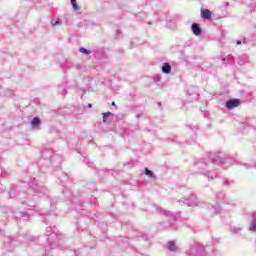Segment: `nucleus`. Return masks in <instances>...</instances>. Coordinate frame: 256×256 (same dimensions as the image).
<instances>
[{
    "label": "nucleus",
    "mask_w": 256,
    "mask_h": 256,
    "mask_svg": "<svg viewBox=\"0 0 256 256\" xmlns=\"http://www.w3.org/2000/svg\"><path fill=\"white\" fill-rule=\"evenodd\" d=\"M185 205H188L189 207H195L197 206V198L195 196H191L190 199H185L182 201Z\"/></svg>",
    "instance_id": "2"
},
{
    "label": "nucleus",
    "mask_w": 256,
    "mask_h": 256,
    "mask_svg": "<svg viewBox=\"0 0 256 256\" xmlns=\"http://www.w3.org/2000/svg\"><path fill=\"white\" fill-rule=\"evenodd\" d=\"M89 107H91V104H89Z\"/></svg>",
    "instance_id": "20"
},
{
    "label": "nucleus",
    "mask_w": 256,
    "mask_h": 256,
    "mask_svg": "<svg viewBox=\"0 0 256 256\" xmlns=\"http://www.w3.org/2000/svg\"><path fill=\"white\" fill-rule=\"evenodd\" d=\"M162 72L169 74L171 73V64L169 63H164L162 66Z\"/></svg>",
    "instance_id": "6"
},
{
    "label": "nucleus",
    "mask_w": 256,
    "mask_h": 256,
    "mask_svg": "<svg viewBox=\"0 0 256 256\" xmlns=\"http://www.w3.org/2000/svg\"><path fill=\"white\" fill-rule=\"evenodd\" d=\"M250 231H256V219H254L249 227Z\"/></svg>",
    "instance_id": "11"
},
{
    "label": "nucleus",
    "mask_w": 256,
    "mask_h": 256,
    "mask_svg": "<svg viewBox=\"0 0 256 256\" xmlns=\"http://www.w3.org/2000/svg\"><path fill=\"white\" fill-rule=\"evenodd\" d=\"M145 175H147L148 177H155L153 175V172L151 170H149L148 168H145Z\"/></svg>",
    "instance_id": "13"
},
{
    "label": "nucleus",
    "mask_w": 256,
    "mask_h": 256,
    "mask_svg": "<svg viewBox=\"0 0 256 256\" xmlns=\"http://www.w3.org/2000/svg\"><path fill=\"white\" fill-rule=\"evenodd\" d=\"M204 175H206V177H208V179L210 180L216 179L217 177V174H215V172H209V171L204 173Z\"/></svg>",
    "instance_id": "7"
},
{
    "label": "nucleus",
    "mask_w": 256,
    "mask_h": 256,
    "mask_svg": "<svg viewBox=\"0 0 256 256\" xmlns=\"http://www.w3.org/2000/svg\"><path fill=\"white\" fill-rule=\"evenodd\" d=\"M109 115H112V113L111 112L103 113V122L104 123H107V118L109 117Z\"/></svg>",
    "instance_id": "12"
},
{
    "label": "nucleus",
    "mask_w": 256,
    "mask_h": 256,
    "mask_svg": "<svg viewBox=\"0 0 256 256\" xmlns=\"http://www.w3.org/2000/svg\"><path fill=\"white\" fill-rule=\"evenodd\" d=\"M239 99H231L228 102H226V108L227 109H235V107H239Z\"/></svg>",
    "instance_id": "1"
},
{
    "label": "nucleus",
    "mask_w": 256,
    "mask_h": 256,
    "mask_svg": "<svg viewBox=\"0 0 256 256\" xmlns=\"http://www.w3.org/2000/svg\"><path fill=\"white\" fill-rule=\"evenodd\" d=\"M39 125H41V120L37 117L33 118V120L31 121L32 129H37V127H39Z\"/></svg>",
    "instance_id": "5"
},
{
    "label": "nucleus",
    "mask_w": 256,
    "mask_h": 256,
    "mask_svg": "<svg viewBox=\"0 0 256 256\" xmlns=\"http://www.w3.org/2000/svg\"><path fill=\"white\" fill-rule=\"evenodd\" d=\"M163 213H164V215H169V211H167V210H164Z\"/></svg>",
    "instance_id": "16"
},
{
    "label": "nucleus",
    "mask_w": 256,
    "mask_h": 256,
    "mask_svg": "<svg viewBox=\"0 0 256 256\" xmlns=\"http://www.w3.org/2000/svg\"><path fill=\"white\" fill-rule=\"evenodd\" d=\"M192 32L199 37V35H201V28L199 27V24L194 23L192 24Z\"/></svg>",
    "instance_id": "4"
},
{
    "label": "nucleus",
    "mask_w": 256,
    "mask_h": 256,
    "mask_svg": "<svg viewBox=\"0 0 256 256\" xmlns=\"http://www.w3.org/2000/svg\"><path fill=\"white\" fill-rule=\"evenodd\" d=\"M156 80H157V81H161V76H160V75H157V76H156Z\"/></svg>",
    "instance_id": "15"
},
{
    "label": "nucleus",
    "mask_w": 256,
    "mask_h": 256,
    "mask_svg": "<svg viewBox=\"0 0 256 256\" xmlns=\"http://www.w3.org/2000/svg\"><path fill=\"white\" fill-rule=\"evenodd\" d=\"M59 23H61V22L59 21V19H57V20H52V21H51V25H52L53 27H55L56 25H59Z\"/></svg>",
    "instance_id": "14"
},
{
    "label": "nucleus",
    "mask_w": 256,
    "mask_h": 256,
    "mask_svg": "<svg viewBox=\"0 0 256 256\" xmlns=\"http://www.w3.org/2000/svg\"><path fill=\"white\" fill-rule=\"evenodd\" d=\"M236 45H241V41H237V42H236Z\"/></svg>",
    "instance_id": "17"
},
{
    "label": "nucleus",
    "mask_w": 256,
    "mask_h": 256,
    "mask_svg": "<svg viewBox=\"0 0 256 256\" xmlns=\"http://www.w3.org/2000/svg\"><path fill=\"white\" fill-rule=\"evenodd\" d=\"M201 17L202 19H211V12L209 9H201Z\"/></svg>",
    "instance_id": "3"
},
{
    "label": "nucleus",
    "mask_w": 256,
    "mask_h": 256,
    "mask_svg": "<svg viewBox=\"0 0 256 256\" xmlns=\"http://www.w3.org/2000/svg\"><path fill=\"white\" fill-rule=\"evenodd\" d=\"M80 53H83L84 55H91V51L87 50L86 48L81 47L79 49Z\"/></svg>",
    "instance_id": "10"
},
{
    "label": "nucleus",
    "mask_w": 256,
    "mask_h": 256,
    "mask_svg": "<svg viewBox=\"0 0 256 256\" xmlns=\"http://www.w3.org/2000/svg\"><path fill=\"white\" fill-rule=\"evenodd\" d=\"M222 61H225V58H222Z\"/></svg>",
    "instance_id": "19"
},
{
    "label": "nucleus",
    "mask_w": 256,
    "mask_h": 256,
    "mask_svg": "<svg viewBox=\"0 0 256 256\" xmlns=\"http://www.w3.org/2000/svg\"><path fill=\"white\" fill-rule=\"evenodd\" d=\"M74 11H79V5H77V0H70Z\"/></svg>",
    "instance_id": "9"
},
{
    "label": "nucleus",
    "mask_w": 256,
    "mask_h": 256,
    "mask_svg": "<svg viewBox=\"0 0 256 256\" xmlns=\"http://www.w3.org/2000/svg\"><path fill=\"white\" fill-rule=\"evenodd\" d=\"M168 250L169 251H177V245H175V242L168 243Z\"/></svg>",
    "instance_id": "8"
},
{
    "label": "nucleus",
    "mask_w": 256,
    "mask_h": 256,
    "mask_svg": "<svg viewBox=\"0 0 256 256\" xmlns=\"http://www.w3.org/2000/svg\"><path fill=\"white\" fill-rule=\"evenodd\" d=\"M113 107H115V102H112Z\"/></svg>",
    "instance_id": "18"
}]
</instances>
